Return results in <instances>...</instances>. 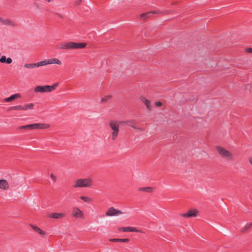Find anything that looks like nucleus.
Returning a JSON list of instances; mask_svg holds the SVG:
<instances>
[{
	"mask_svg": "<svg viewBox=\"0 0 252 252\" xmlns=\"http://www.w3.org/2000/svg\"><path fill=\"white\" fill-rule=\"evenodd\" d=\"M133 121H115L112 120L109 123V125L113 130L112 133V139L115 140L118 136L119 132V126L120 125L128 123H132Z\"/></svg>",
	"mask_w": 252,
	"mask_h": 252,
	"instance_id": "obj_1",
	"label": "nucleus"
},
{
	"mask_svg": "<svg viewBox=\"0 0 252 252\" xmlns=\"http://www.w3.org/2000/svg\"><path fill=\"white\" fill-rule=\"evenodd\" d=\"M216 148L221 158H225L228 160H233V156L230 152L220 146H216Z\"/></svg>",
	"mask_w": 252,
	"mask_h": 252,
	"instance_id": "obj_2",
	"label": "nucleus"
},
{
	"mask_svg": "<svg viewBox=\"0 0 252 252\" xmlns=\"http://www.w3.org/2000/svg\"><path fill=\"white\" fill-rule=\"evenodd\" d=\"M59 86V83H55L52 86L44 85V86H37L34 90L35 93H45V92H50L53 90H55L57 87Z\"/></svg>",
	"mask_w": 252,
	"mask_h": 252,
	"instance_id": "obj_3",
	"label": "nucleus"
},
{
	"mask_svg": "<svg viewBox=\"0 0 252 252\" xmlns=\"http://www.w3.org/2000/svg\"><path fill=\"white\" fill-rule=\"evenodd\" d=\"M91 186L92 180L90 178L79 179L75 181L73 187H90Z\"/></svg>",
	"mask_w": 252,
	"mask_h": 252,
	"instance_id": "obj_4",
	"label": "nucleus"
},
{
	"mask_svg": "<svg viewBox=\"0 0 252 252\" xmlns=\"http://www.w3.org/2000/svg\"><path fill=\"white\" fill-rule=\"evenodd\" d=\"M123 214V212L120 211L115 209L114 207H111L109 208L108 211L106 212L107 216H118Z\"/></svg>",
	"mask_w": 252,
	"mask_h": 252,
	"instance_id": "obj_5",
	"label": "nucleus"
},
{
	"mask_svg": "<svg viewBox=\"0 0 252 252\" xmlns=\"http://www.w3.org/2000/svg\"><path fill=\"white\" fill-rule=\"evenodd\" d=\"M159 13H163V12H161L160 11L158 10H155V11H149L144 13H143L140 15V18L141 20H144L149 17H150L152 15L154 14H159Z\"/></svg>",
	"mask_w": 252,
	"mask_h": 252,
	"instance_id": "obj_6",
	"label": "nucleus"
},
{
	"mask_svg": "<svg viewBox=\"0 0 252 252\" xmlns=\"http://www.w3.org/2000/svg\"><path fill=\"white\" fill-rule=\"evenodd\" d=\"M74 42H66L64 44H61L60 45L59 48L62 49H75V46L74 45Z\"/></svg>",
	"mask_w": 252,
	"mask_h": 252,
	"instance_id": "obj_7",
	"label": "nucleus"
},
{
	"mask_svg": "<svg viewBox=\"0 0 252 252\" xmlns=\"http://www.w3.org/2000/svg\"><path fill=\"white\" fill-rule=\"evenodd\" d=\"M71 215L75 218H82L84 216V213L78 208L73 207Z\"/></svg>",
	"mask_w": 252,
	"mask_h": 252,
	"instance_id": "obj_8",
	"label": "nucleus"
},
{
	"mask_svg": "<svg viewBox=\"0 0 252 252\" xmlns=\"http://www.w3.org/2000/svg\"><path fill=\"white\" fill-rule=\"evenodd\" d=\"M197 213L198 211L196 209H194L189 210L186 213L182 214L181 215L183 217L190 218L196 217L197 216Z\"/></svg>",
	"mask_w": 252,
	"mask_h": 252,
	"instance_id": "obj_9",
	"label": "nucleus"
},
{
	"mask_svg": "<svg viewBox=\"0 0 252 252\" xmlns=\"http://www.w3.org/2000/svg\"><path fill=\"white\" fill-rule=\"evenodd\" d=\"M118 230L120 231L123 232H141V230L137 229V228L133 227H120Z\"/></svg>",
	"mask_w": 252,
	"mask_h": 252,
	"instance_id": "obj_10",
	"label": "nucleus"
},
{
	"mask_svg": "<svg viewBox=\"0 0 252 252\" xmlns=\"http://www.w3.org/2000/svg\"><path fill=\"white\" fill-rule=\"evenodd\" d=\"M47 217L49 218H52L56 219H59L64 217V214L63 213H54L53 214H48Z\"/></svg>",
	"mask_w": 252,
	"mask_h": 252,
	"instance_id": "obj_11",
	"label": "nucleus"
},
{
	"mask_svg": "<svg viewBox=\"0 0 252 252\" xmlns=\"http://www.w3.org/2000/svg\"><path fill=\"white\" fill-rule=\"evenodd\" d=\"M20 97V94H15L12 95H11L9 97L5 98L3 100L5 102H8L13 101L15 99L18 98Z\"/></svg>",
	"mask_w": 252,
	"mask_h": 252,
	"instance_id": "obj_12",
	"label": "nucleus"
},
{
	"mask_svg": "<svg viewBox=\"0 0 252 252\" xmlns=\"http://www.w3.org/2000/svg\"><path fill=\"white\" fill-rule=\"evenodd\" d=\"M0 189H3L4 190H7L9 189V185L6 180H0Z\"/></svg>",
	"mask_w": 252,
	"mask_h": 252,
	"instance_id": "obj_13",
	"label": "nucleus"
},
{
	"mask_svg": "<svg viewBox=\"0 0 252 252\" xmlns=\"http://www.w3.org/2000/svg\"><path fill=\"white\" fill-rule=\"evenodd\" d=\"M34 129H45L48 128L49 125L46 124H33Z\"/></svg>",
	"mask_w": 252,
	"mask_h": 252,
	"instance_id": "obj_14",
	"label": "nucleus"
},
{
	"mask_svg": "<svg viewBox=\"0 0 252 252\" xmlns=\"http://www.w3.org/2000/svg\"><path fill=\"white\" fill-rule=\"evenodd\" d=\"M30 225L35 231L39 233L40 235H44L45 234V232L43 230L40 229L37 226L33 225L32 224H30Z\"/></svg>",
	"mask_w": 252,
	"mask_h": 252,
	"instance_id": "obj_15",
	"label": "nucleus"
},
{
	"mask_svg": "<svg viewBox=\"0 0 252 252\" xmlns=\"http://www.w3.org/2000/svg\"><path fill=\"white\" fill-rule=\"evenodd\" d=\"M109 241L112 242H121V243H128L129 239L128 238L120 239V238H113L109 239Z\"/></svg>",
	"mask_w": 252,
	"mask_h": 252,
	"instance_id": "obj_16",
	"label": "nucleus"
},
{
	"mask_svg": "<svg viewBox=\"0 0 252 252\" xmlns=\"http://www.w3.org/2000/svg\"><path fill=\"white\" fill-rule=\"evenodd\" d=\"M0 22H2L4 25L15 26L16 24L12 21L9 19L3 20L0 17Z\"/></svg>",
	"mask_w": 252,
	"mask_h": 252,
	"instance_id": "obj_17",
	"label": "nucleus"
},
{
	"mask_svg": "<svg viewBox=\"0 0 252 252\" xmlns=\"http://www.w3.org/2000/svg\"><path fill=\"white\" fill-rule=\"evenodd\" d=\"M140 100L144 103L145 105H146L147 108L150 110L151 109V107L150 105V101L148 99H147L144 96H141L140 97Z\"/></svg>",
	"mask_w": 252,
	"mask_h": 252,
	"instance_id": "obj_18",
	"label": "nucleus"
},
{
	"mask_svg": "<svg viewBox=\"0 0 252 252\" xmlns=\"http://www.w3.org/2000/svg\"><path fill=\"white\" fill-rule=\"evenodd\" d=\"M138 190L140 191H145L147 192H152L154 190L153 187H141L138 189Z\"/></svg>",
	"mask_w": 252,
	"mask_h": 252,
	"instance_id": "obj_19",
	"label": "nucleus"
},
{
	"mask_svg": "<svg viewBox=\"0 0 252 252\" xmlns=\"http://www.w3.org/2000/svg\"><path fill=\"white\" fill-rule=\"evenodd\" d=\"M19 129H25V130H29V129H34L33 124H30L26 126H20L17 128Z\"/></svg>",
	"mask_w": 252,
	"mask_h": 252,
	"instance_id": "obj_20",
	"label": "nucleus"
},
{
	"mask_svg": "<svg viewBox=\"0 0 252 252\" xmlns=\"http://www.w3.org/2000/svg\"><path fill=\"white\" fill-rule=\"evenodd\" d=\"M11 110H24V106L21 105H17L10 107L7 109V111H10Z\"/></svg>",
	"mask_w": 252,
	"mask_h": 252,
	"instance_id": "obj_21",
	"label": "nucleus"
},
{
	"mask_svg": "<svg viewBox=\"0 0 252 252\" xmlns=\"http://www.w3.org/2000/svg\"><path fill=\"white\" fill-rule=\"evenodd\" d=\"M74 45L75 46V49H82V48L86 47V46L87 45V43H84V42H82V43L74 42Z\"/></svg>",
	"mask_w": 252,
	"mask_h": 252,
	"instance_id": "obj_22",
	"label": "nucleus"
},
{
	"mask_svg": "<svg viewBox=\"0 0 252 252\" xmlns=\"http://www.w3.org/2000/svg\"><path fill=\"white\" fill-rule=\"evenodd\" d=\"M48 61L49 62L48 64L56 63L60 65L62 63L61 62L59 59L56 58L48 59Z\"/></svg>",
	"mask_w": 252,
	"mask_h": 252,
	"instance_id": "obj_23",
	"label": "nucleus"
},
{
	"mask_svg": "<svg viewBox=\"0 0 252 252\" xmlns=\"http://www.w3.org/2000/svg\"><path fill=\"white\" fill-rule=\"evenodd\" d=\"M49 63V62L48 61V60L40 61L37 63H35L36 67L47 65Z\"/></svg>",
	"mask_w": 252,
	"mask_h": 252,
	"instance_id": "obj_24",
	"label": "nucleus"
},
{
	"mask_svg": "<svg viewBox=\"0 0 252 252\" xmlns=\"http://www.w3.org/2000/svg\"><path fill=\"white\" fill-rule=\"evenodd\" d=\"M80 198L85 202L89 203L92 201V199L87 196H81Z\"/></svg>",
	"mask_w": 252,
	"mask_h": 252,
	"instance_id": "obj_25",
	"label": "nucleus"
},
{
	"mask_svg": "<svg viewBox=\"0 0 252 252\" xmlns=\"http://www.w3.org/2000/svg\"><path fill=\"white\" fill-rule=\"evenodd\" d=\"M34 104L33 103H30L25 105L24 106V110H26L28 109H32L33 108Z\"/></svg>",
	"mask_w": 252,
	"mask_h": 252,
	"instance_id": "obj_26",
	"label": "nucleus"
},
{
	"mask_svg": "<svg viewBox=\"0 0 252 252\" xmlns=\"http://www.w3.org/2000/svg\"><path fill=\"white\" fill-rule=\"evenodd\" d=\"M24 67L27 68H33L36 67L35 63H26L24 65Z\"/></svg>",
	"mask_w": 252,
	"mask_h": 252,
	"instance_id": "obj_27",
	"label": "nucleus"
},
{
	"mask_svg": "<svg viewBox=\"0 0 252 252\" xmlns=\"http://www.w3.org/2000/svg\"><path fill=\"white\" fill-rule=\"evenodd\" d=\"M111 95L106 96L105 97L101 98V101L102 102H106L109 99H111Z\"/></svg>",
	"mask_w": 252,
	"mask_h": 252,
	"instance_id": "obj_28",
	"label": "nucleus"
},
{
	"mask_svg": "<svg viewBox=\"0 0 252 252\" xmlns=\"http://www.w3.org/2000/svg\"><path fill=\"white\" fill-rule=\"evenodd\" d=\"M6 59L7 58L5 56H2L0 58V62L1 63H6Z\"/></svg>",
	"mask_w": 252,
	"mask_h": 252,
	"instance_id": "obj_29",
	"label": "nucleus"
},
{
	"mask_svg": "<svg viewBox=\"0 0 252 252\" xmlns=\"http://www.w3.org/2000/svg\"><path fill=\"white\" fill-rule=\"evenodd\" d=\"M245 51L247 53H252V48H251V47L246 48H245Z\"/></svg>",
	"mask_w": 252,
	"mask_h": 252,
	"instance_id": "obj_30",
	"label": "nucleus"
},
{
	"mask_svg": "<svg viewBox=\"0 0 252 252\" xmlns=\"http://www.w3.org/2000/svg\"><path fill=\"white\" fill-rule=\"evenodd\" d=\"M155 105L157 107H160L162 105V103L160 101L156 102Z\"/></svg>",
	"mask_w": 252,
	"mask_h": 252,
	"instance_id": "obj_31",
	"label": "nucleus"
},
{
	"mask_svg": "<svg viewBox=\"0 0 252 252\" xmlns=\"http://www.w3.org/2000/svg\"><path fill=\"white\" fill-rule=\"evenodd\" d=\"M12 60L11 59V58H7V59H6V63L7 64H10L11 63H12Z\"/></svg>",
	"mask_w": 252,
	"mask_h": 252,
	"instance_id": "obj_32",
	"label": "nucleus"
},
{
	"mask_svg": "<svg viewBox=\"0 0 252 252\" xmlns=\"http://www.w3.org/2000/svg\"><path fill=\"white\" fill-rule=\"evenodd\" d=\"M50 177L53 179V180L55 182H56V179H57L56 177L53 174H51Z\"/></svg>",
	"mask_w": 252,
	"mask_h": 252,
	"instance_id": "obj_33",
	"label": "nucleus"
},
{
	"mask_svg": "<svg viewBox=\"0 0 252 252\" xmlns=\"http://www.w3.org/2000/svg\"><path fill=\"white\" fill-rule=\"evenodd\" d=\"M252 226V222L250 223L248 225H246L245 227L247 229L250 228Z\"/></svg>",
	"mask_w": 252,
	"mask_h": 252,
	"instance_id": "obj_34",
	"label": "nucleus"
},
{
	"mask_svg": "<svg viewBox=\"0 0 252 252\" xmlns=\"http://www.w3.org/2000/svg\"><path fill=\"white\" fill-rule=\"evenodd\" d=\"M249 161H250V163L251 164V165H252V158H249Z\"/></svg>",
	"mask_w": 252,
	"mask_h": 252,
	"instance_id": "obj_35",
	"label": "nucleus"
},
{
	"mask_svg": "<svg viewBox=\"0 0 252 252\" xmlns=\"http://www.w3.org/2000/svg\"><path fill=\"white\" fill-rule=\"evenodd\" d=\"M130 126L134 129L137 128L136 127L134 126Z\"/></svg>",
	"mask_w": 252,
	"mask_h": 252,
	"instance_id": "obj_36",
	"label": "nucleus"
},
{
	"mask_svg": "<svg viewBox=\"0 0 252 252\" xmlns=\"http://www.w3.org/2000/svg\"><path fill=\"white\" fill-rule=\"evenodd\" d=\"M48 2H50L52 0H47Z\"/></svg>",
	"mask_w": 252,
	"mask_h": 252,
	"instance_id": "obj_37",
	"label": "nucleus"
},
{
	"mask_svg": "<svg viewBox=\"0 0 252 252\" xmlns=\"http://www.w3.org/2000/svg\"><path fill=\"white\" fill-rule=\"evenodd\" d=\"M128 125H129L130 126H133V125H132V124H131V125L129 124Z\"/></svg>",
	"mask_w": 252,
	"mask_h": 252,
	"instance_id": "obj_38",
	"label": "nucleus"
},
{
	"mask_svg": "<svg viewBox=\"0 0 252 252\" xmlns=\"http://www.w3.org/2000/svg\"><path fill=\"white\" fill-rule=\"evenodd\" d=\"M82 1V0H79V2H81Z\"/></svg>",
	"mask_w": 252,
	"mask_h": 252,
	"instance_id": "obj_39",
	"label": "nucleus"
}]
</instances>
